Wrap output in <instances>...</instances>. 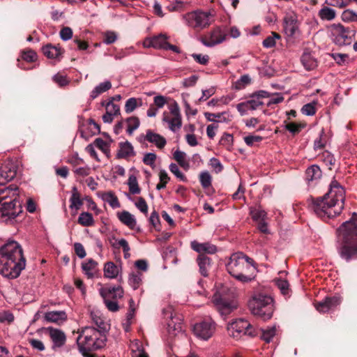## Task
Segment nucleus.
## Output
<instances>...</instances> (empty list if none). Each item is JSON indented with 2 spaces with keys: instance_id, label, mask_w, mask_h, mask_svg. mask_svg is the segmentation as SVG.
<instances>
[{
  "instance_id": "33",
  "label": "nucleus",
  "mask_w": 357,
  "mask_h": 357,
  "mask_svg": "<svg viewBox=\"0 0 357 357\" xmlns=\"http://www.w3.org/2000/svg\"><path fill=\"white\" fill-rule=\"evenodd\" d=\"M199 267V272L204 277L208 276V268L210 267V258L204 255H199L197 258Z\"/></svg>"
},
{
  "instance_id": "55",
  "label": "nucleus",
  "mask_w": 357,
  "mask_h": 357,
  "mask_svg": "<svg viewBox=\"0 0 357 357\" xmlns=\"http://www.w3.org/2000/svg\"><path fill=\"white\" fill-rule=\"evenodd\" d=\"M22 57L27 62H33L37 59V54L33 50H28L22 52Z\"/></svg>"
},
{
  "instance_id": "50",
  "label": "nucleus",
  "mask_w": 357,
  "mask_h": 357,
  "mask_svg": "<svg viewBox=\"0 0 357 357\" xmlns=\"http://www.w3.org/2000/svg\"><path fill=\"white\" fill-rule=\"evenodd\" d=\"M305 127V123H297L294 122L289 123L285 126L286 130L289 131L294 135L299 133Z\"/></svg>"
},
{
  "instance_id": "35",
  "label": "nucleus",
  "mask_w": 357,
  "mask_h": 357,
  "mask_svg": "<svg viewBox=\"0 0 357 357\" xmlns=\"http://www.w3.org/2000/svg\"><path fill=\"white\" fill-rule=\"evenodd\" d=\"M112 88V83L109 81H105L96 86L91 92L90 97L92 100L96 98L99 95L108 91Z\"/></svg>"
},
{
  "instance_id": "11",
  "label": "nucleus",
  "mask_w": 357,
  "mask_h": 357,
  "mask_svg": "<svg viewBox=\"0 0 357 357\" xmlns=\"http://www.w3.org/2000/svg\"><path fill=\"white\" fill-rule=\"evenodd\" d=\"M169 112H164L162 121L167 123L169 129L175 132L182 126V117L177 102H174L169 107Z\"/></svg>"
},
{
  "instance_id": "29",
  "label": "nucleus",
  "mask_w": 357,
  "mask_h": 357,
  "mask_svg": "<svg viewBox=\"0 0 357 357\" xmlns=\"http://www.w3.org/2000/svg\"><path fill=\"white\" fill-rule=\"evenodd\" d=\"M322 175L320 167L317 165H313L308 167L305 172V178L307 182L317 181L321 178Z\"/></svg>"
},
{
  "instance_id": "4",
  "label": "nucleus",
  "mask_w": 357,
  "mask_h": 357,
  "mask_svg": "<svg viewBox=\"0 0 357 357\" xmlns=\"http://www.w3.org/2000/svg\"><path fill=\"white\" fill-rule=\"evenodd\" d=\"M228 273L238 280L243 282L251 281L256 271L254 260L243 252L231 255L227 264Z\"/></svg>"
},
{
  "instance_id": "54",
  "label": "nucleus",
  "mask_w": 357,
  "mask_h": 357,
  "mask_svg": "<svg viewBox=\"0 0 357 357\" xmlns=\"http://www.w3.org/2000/svg\"><path fill=\"white\" fill-rule=\"evenodd\" d=\"M315 102L307 103L303 106L301 112L303 114L307 116H312L316 112Z\"/></svg>"
},
{
  "instance_id": "31",
  "label": "nucleus",
  "mask_w": 357,
  "mask_h": 357,
  "mask_svg": "<svg viewBox=\"0 0 357 357\" xmlns=\"http://www.w3.org/2000/svg\"><path fill=\"white\" fill-rule=\"evenodd\" d=\"M130 347L132 357H149V355L144 351L142 342L135 340L130 343Z\"/></svg>"
},
{
  "instance_id": "42",
  "label": "nucleus",
  "mask_w": 357,
  "mask_h": 357,
  "mask_svg": "<svg viewBox=\"0 0 357 357\" xmlns=\"http://www.w3.org/2000/svg\"><path fill=\"white\" fill-rule=\"evenodd\" d=\"M142 274L137 272H132L130 274L128 278V283L132 287L133 289H137L139 287L142 282Z\"/></svg>"
},
{
  "instance_id": "5",
  "label": "nucleus",
  "mask_w": 357,
  "mask_h": 357,
  "mask_svg": "<svg viewBox=\"0 0 357 357\" xmlns=\"http://www.w3.org/2000/svg\"><path fill=\"white\" fill-rule=\"evenodd\" d=\"M79 336L77 344L80 353L84 357H89V353L100 349L105 346L106 332L98 331L91 326H86L78 330Z\"/></svg>"
},
{
  "instance_id": "22",
  "label": "nucleus",
  "mask_w": 357,
  "mask_h": 357,
  "mask_svg": "<svg viewBox=\"0 0 357 357\" xmlns=\"http://www.w3.org/2000/svg\"><path fill=\"white\" fill-rule=\"evenodd\" d=\"M145 139L149 142L154 144L158 149H162L167 144V141L162 135L148 130L146 133Z\"/></svg>"
},
{
  "instance_id": "48",
  "label": "nucleus",
  "mask_w": 357,
  "mask_h": 357,
  "mask_svg": "<svg viewBox=\"0 0 357 357\" xmlns=\"http://www.w3.org/2000/svg\"><path fill=\"white\" fill-rule=\"evenodd\" d=\"M185 153L181 151L176 150L174 153V160L182 167L184 168L188 167L189 164L188 161L185 160Z\"/></svg>"
},
{
  "instance_id": "36",
  "label": "nucleus",
  "mask_w": 357,
  "mask_h": 357,
  "mask_svg": "<svg viewBox=\"0 0 357 357\" xmlns=\"http://www.w3.org/2000/svg\"><path fill=\"white\" fill-rule=\"evenodd\" d=\"M70 208L71 209L78 210L83 204V202L80 198V195L76 187L72 189V195L70 199Z\"/></svg>"
},
{
  "instance_id": "52",
  "label": "nucleus",
  "mask_w": 357,
  "mask_h": 357,
  "mask_svg": "<svg viewBox=\"0 0 357 357\" xmlns=\"http://www.w3.org/2000/svg\"><path fill=\"white\" fill-rule=\"evenodd\" d=\"M199 181L204 188H208L211 185L212 178L208 172H202L199 174Z\"/></svg>"
},
{
  "instance_id": "20",
  "label": "nucleus",
  "mask_w": 357,
  "mask_h": 357,
  "mask_svg": "<svg viewBox=\"0 0 357 357\" xmlns=\"http://www.w3.org/2000/svg\"><path fill=\"white\" fill-rule=\"evenodd\" d=\"M191 248L193 250L202 255L204 253L214 254L217 251L215 245L210 243H199L196 241L191 242Z\"/></svg>"
},
{
  "instance_id": "43",
  "label": "nucleus",
  "mask_w": 357,
  "mask_h": 357,
  "mask_svg": "<svg viewBox=\"0 0 357 357\" xmlns=\"http://www.w3.org/2000/svg\"><path fill=\"white\" fill-rule=\"evenodd\" d=\"M102 199L107 202L112 208H116L120 207V203L117 197L112 192H107L103 194Z\"/></svg>"
},
{
  "instance_id": "8",
  "label": "nucleus",
  "mask_w": 357,
  "mask_h": 357,
  "mask_svg": "<svg viewBox=\"0 0 357 357\" xmlns=\"http://www.w3.org/2000/svg\"><path fill=\"white\" fill-rule=\"evenodd\" d=\"M227 329L229 335L237 340L244 339L245 337H256L260 332L257 328L243 318L230 322L227 325Z\"/></svg>"
},
{
  "instance_id": "49",
  "label": "nucleus",
  "mask_w": 357,
  "mask_h": 357,
  "mask_svg": "<svg viewBox=\"0 0 357 357\" xmlns=\"http://www.w3.org/2000/svg\"><path fill=\"white\" fill-rule=\"evenodd\" d=\"M280 38V36L278 33L272 32L271 36L264 40L263 46L266 48L273 47L276 44V39Z\"/></svg>"
},
{
  "instance_id": "58",
  "label": "nucleus",
  "mask_w": 357,
  "mask_h": 357,
  "mask_svg": "<svg viewBox=\"0 0 357 357\" xmlns=\"http://www.w3.org/2000/svg\"><path fill=\"white\" fill-rule=\"evenodd\" d=\"M332 57L339 65H343L347 63L349 56L347 54L333 53Z\"/></svg>"
},
{
  "instance_id": "45",
  "label": "nucleus",
  "mask_w": 357,
  "mask_h": 357,
  "mask_svg": "<svg viewBox=\"0 0 357 357\" xmlns=\"http://www.w3.org/2000/svg\"><path fill=\"white\" fill-rule=\"evenodd\" d=\"M100 289H109L111 291L109 299L117 300L123 296V289L121 286L117 287H104Z\"/></svg>"
},
{
  "instance_id": "2",
  "label": "nucleus",
  "mask_w": 357,
  "mask_h": 357,
  "mask_svg": "<svg viewBox=\"0 0 357 357\" xmlns=\"http://www.w3.org/2000/svg\"><path fill=\"white\" fill-rule=\"evenodd\" d=\"M26 259L21 245L15 241H8L0 248V274L15 279L25 268Z\"/></svg>"
},
{
  "instance_id": "63",
  "label": "nucleus",
  "mask_w": 357,
  "mask_h": 357,
  "mask_svg": "<svg viewBox=\"0 0 357 357\" xmlns=\"http://www.w3.org/2000/svg\"><path fill=\"white\" fill-rule=\"evenodd\" d=\"M342 18L344 21H355L357 19V15L352 10H346L342 13Z\"/></svg>"
},
{
  "instance_id": "57",
  "label": "nucleus",
  "mask_w": 357,
  "mask_h": 357,
  "mask_svg": "<svg viewBox=\"0 0 357 357\" xmlns=\"http://www.w3.org/2000/svg\"><path fill=\"white\" fill-rule=\"evenodd\" d=\"M250 78L248 75H244L240 77L236 82V89H241L250 83Z\"/></svg>"
},
{
  "instance_id": "26",
  "label": "nucleus",
  "mask_w": 357,
  "mask_h": 357,
  "mask_svg": "<svg viewBox=\"0 0 357 357\" xmlns=\"http://www.w3.org/2000/svg\"><path fill=\"white\" fill-rule=\"evenodd\" d=\"M100 294L104 300L107 308L111 312H117L119 309L116 300L109 299L111 291L109 289H100Z\"/></svg>"
},
{
  "instance_id": "37",
  "label": "nucleus",
  "mask_w": 357,
  "mask_h": 357,
  "mask_svg": "<svg viewBox=\"0 0 357 357\" xmlns=\"http://www.w3.org/2000/svg\"><path fill=\"white\" fill-rule=\"evenodd\" d=\"M301 60L304 68L307 70H313L317 66L316 59L310 53H304Z\"/></svg>"
},
{
  "instance_id": "12",
  "label": "nucleus",
  "mask_w": 357,
  "mask_h": 357,
  "mask_svg": "<svg viewBox=\"0 0 357 357\" xmlns=\"http://www.w3.org/2000/svg\"><path fill=\"white\" fill-rule=\"evenodd\" d=\"M333 40L338 45L351 44L354 32L340 24H334L331 26Z\"/></svg>"
},
{
  "instance_id": "9",
  "label": "nucleus",
  "mask_w": 357,
  "mask_h": 357,
  "mask_svg": "<svg viewBox=\"0 0 357 357\" xmlns=\"http://www.w3.org/2000/svg\"><path fill=\"white\" fill-rule=\"evenodd\" d=\"M186 24L196 30H202L208 27L215 21L213 11H203L197 10L190 12L183 15Z\"/></svg>"
},
{
  "instance_id": "51",
  "label": "nucleus",
  "mask_w": 357,
  "mask_h": 357,
  "mask_svg": "<svg viewBox=\"0 0 357 357\" xmlns=\"http://www.w3.org/2000/svg\"><path fill=\"white\" fill-rule=\"evenodd\" d=\"M128 123L127 132L129 135H132L133 131L139 126V120L136 116L129 117L126 120Z\"/></svg>"
},
{
  "instance_id": "10",
  "label": "nucleus",
  "mask_w": 357,
  "mask_h": 357,
  "mask_svg": "<svg viewBox=\"0 0 357 357\" xmlns=\"http://www.w3.org/2000/svg\"><path fill=\"white\" fill-rule=\"evenodd\" d=\"M212 302L222 317H227L238 307L237 302L234 299L227 298L220 292L213 295Z\"/></svg>"
},
{
  "instance_id": "3",
  "label": "nucleus",
  "mask_w": 357,
  "mask_h": 357,
  "mask_svg": "<svg viewBox=\"0 0 357 357\" xmlns=\"http://www.w3.org/2000/svg\"><path fill=\"white\" fill-rule=\"evenodd\" d=\"M337 250L340 257L346 261L357 259V215L344 222L337 229Z\"/></svg>"
},
{
  "instance_id": "46",
  "label": "nucleus",
  "mask_w": 357,
  "mask_h": 357,
  "mask_svg": "<svg viewBox=\"0 0 357 357\" xmlns=\"http://www.w3.org/2000/svg\"><path fill=\"white\" fill-rule=\"evenodd\" d=\"M95 146L104 153L107 157L109 156L110 149L109 143L105 142L101 138H97L94 141Z\"/></svg>"
},
{
  "instance_id": "39",
  "label": "nucleus",
  "mask_w": 357,
  "mask_h": 357,
  "mask_svg": "<svg viewBox=\"0 0 357 357\" xmlns=\"http://www.w3.org/2000/svg\"><path fill=\"white\" fill-rule=\"evenodd\" d=\"M318 15L322 20L331 21L335 18L336 12L329 7L324 6L319 11Z\"/></svg>"
},
{
  "instance_id": "44",
  "label": "nucleus",
  "mask_w": 357,
  "mask_h": 357,
  "mask_svg": "<svg viewBox=\"0 0 357 357\" xmlns=\"http://www.w3.org/2000/svg\"><path fill=\"white\" fill-rule=\"evenodd\" d=\"M250 215L255 221H263L266 218V212L261 206L251 208Z\"/></svg>"
},
{
  "instance_id": "27",
  "label": "nucleus",
  "mask_w": 357,
  "mask_h": 357,
  "mask_svg": "<svg viewBox=\"0 0 357 357\" xmlns=\"http://www.w3.org/2000/svg\"><path fill=\"white\" fill-rule=\"evenodd\" d=\"M45 319L48 322L59 323L67 319V314L65 311H50L44 315Z\"/></svg>"
},
{
  "instance_id": "34",
  "label": "nucleus",
  "mask_w": 357,
  "mask_h": 357,
  "mask_svg": "<svg viewBox=\"0 0 357 357\" xmlns=\"http://www.w3.org/2000/svg\"><path fill=\"white\" fill-rule=\"evenodd\" d=\"M119 273V268L114 262H107L104 266V275L106 278H116Z\"/></svg>"
},
{
  "instance_id": "30",
  "label": "nucleus",
  "mask_w": 357,
  "mask_h": 357,
  "mask_svg": "<svg viewBox=\"0 0 357 357\" xmlns=\"http://www.w3.org/2000/svg\"><path fill=\"white\" fill-rule=\"evenodd\" d=\"M91 318L93 321L98 328V331L107 332L109 330V325L105 321L104 319L101 317L98 312L92 311L91 312Z\"/></svg>"
},
{
  "instance_id": "17",
  "label": "nucleus",
  "mask_w": 357,
  "mask_h": 357,
  "mask_svg": "<svg viewBox=\"0 0 357 357\" xmlns=\"http://www.w3.org/2000/svg\"><path fill=\"white\" fill-rule=\"evenodd\" d=\"M165 316H167L170 320L167 322V328L169 333L172 332L174 335H177L182 331V322L181 319L173 316L172 310L168 307L163 310Z\"/></svg>"
},
{
  "instance_id": "21",
  "label": "nucleus",
  "mask_w": 357,
  "mask_h": 357,
  "mask_svg": "<svg viewBox=\"0 0 357 357\" xmlns=\"http://www.w3.org/2000/svg\"><path fill=\"white\" fill-rule=\"evenodd\" d=\"M50 332V336L53 342V348L62 347L66 340V335L63 331L59 329H56L52 327L48 328Z\"/></svg>"
},
{
  "instance_id": "1",
  "label": "nucleus",
  "mask_w": 357,
  "mask_h": 357,
  "mask_svg": "<svg viewBox=\"0 0 357 357\" xmlns=\"http://www.w3.org/2000/svg\"><path fill=\"white\" fill-rule=\"evenodd\" d=\"M345 192L340 183L334 180L330 184L328 192L322 197L313 200L311 208L321 218H331L340 214L344 208Z\"/></svg>"
},
{
  "instance_id": "14",
  "label": "nucleus",
  "mask_w": 357,
  "mask_h": 357,
  "mask_svg": "<svg viewBox=\"0 0 357 357\" xmlns=\"http://www.w3.org/2000/svg\"><path fill=\"white\" fill-rule=\"evenodd\" d=\"M215 330V324L211 319L197 323L193 327L195 335L200 339L207 340L212 337Z\"/></svg>"
},
{
  "instance_id": "41",
  "label": "nucleus",
  "mask_w": 357,
  "mask_h": 357,
  "mask_svg": "<svg viewBox=\"0 0 357 357\" xmlns=\"http://www.w3.org/2000/svg\"><path fill=\"white\" fill-rule=\"evenodd\" d=\"M77 222L84 227H90L93 225L94 220L91 213L89 212H82L80 213Z\"/></svg>"
},
{
  "instance_id": "16",
  "label": "nucleus",
  "mask_w": 357,
  "mask_h": 357,
  "mask_svg": "<svg viewBox=\"0 0 357 357\" xmlns=\"http://www.w3.org/2000/svg\"><path fill=\"white\" fill-rule=\"evenodd\" d=\"M340 298L338 296L326 297L319 302H316L314 306L319 312H327L335 308L340 304Z\"/></svg>"
},
{
  "instance_id": "6",
  "label": "nucleus",
  "mask_w": 357,
  "mask_h": 357,
  "mask_svg": "<svg viewBox=\"0 0 357 357\" xmlns=\"http://www.w3.org/2000/svg\"><path fill=\"white\" fill-rule=\"evenodd\" d=\"M18 195L19 188L15 185L0 189V202L10 198L9 202H4L0 207V220L2 222L12 221L22 212L20 204L17 200Z\"/></svg>"
},
{
  "instance_id": "56",
  "label": "nucleus",
  "mask_w": 357,
  "mask_h": 357,
  "mask_svg": "<svg viewBox=\"0 0 357 357\" xmlns=\"http://www.w3.org/2000/svg\"><path fill=\"white\" fill-rule=\"evenodd\" d=\"M169 170L172 173H173L180 180L185 181H186V178L184 174L180 171L178 165L174 163H172L169 165Z\"/></svg>"
},
{
  "instance_id": "60",
  "label": "nucleus",
  "mask_w": 357,
  "mask_h": 357,
  "mask_svg": "<svg viewBox=\"0 0 357 357\" xmlns=\"http://www.w3.org/2000/svg\"><path fill=\"white\" fill-rule=\"evenodd\" d=\"M156 160V155L153 153H147L143 158V162L151 167H153Z\"/></svg>"
},
{
  "instance_id": "61",
  "label": "nucleus",
  "mask_w": 357,
  "mask_h": 357,
  "mask_svg": "<svg viewBox=\"0 0 357 357\" xmlns=\"http://www.w3.org/2000/svg\"><path fill=\"white\" fill-rule=\"evenodd\" d=\"M117 39V36L114 31H107L104 33L103 42L106 44H112Z\"/></svg>"
},
{
  "instance_id": "7",
  "label": "nucleus",
  "mask_w": 357,
  "mask_h": 357,
  "mask_svg": "<svg viewBox=\"0 0 357 357\" xmlns=\"http://www.w3.org/2000/svg\"><path fill=\"white\" fill-rule=\"evenodd\" d=\"M248 307L253 315L267 320L273 314V300L270 296L257 293L248 301Z\"/></svg>"
},
{
  "instance_id": "64",
  "label": "nucleus",
  "mask_w": 357,
  "mask_h": 357,
  "mask_svg": "<svg viewBox=\"0 0 357 357\" xmlns=\"http://www.w3.org/2000/svg\"><path fill=\"white\" fill-rule=\"evenodd\" d=\"M233 142V136L230 134L225 133L220 140V144L226 147H229Z\"/></svg>"
},
{
  "instance_id": "23",
  "label": "nucleus",
  "mask_w": 357,
  "mask_h": 357,
  "mask_svg": "<svg viewBox=\"0 0 357 357\" xmlns=\"http://www.w3.org/2000/svg\"><path fill=\"white\" fill-rule=\"evenodd\" d=\"M98 265L97 261L93 259H89L86 262L82 264V269L88 278H93L98 271Z\"/></svg>"
},
{
  "instance_id": "25",
  "label": "nucleus",
  "mask_w": 357,
  "mask_h": 357,
  "mask_svg": "<svg viewBox=\"0 0 357 357\" xmlns=\"http://www.w3.org/2000/svg\"><path fill=\"white\" fill-rule=\"evenodd\" d=\"M204 116L208 121L217 123H226L231 121V116L228 112L220 113L205 112Z\"/></svg>"
},
{
  "instance_id": "19",
  "label": "nucleus",
  "mask_w": 357,
  "mask_h": 357,
  "mask_svg": "<svg viewBox=\"0 0 357 357\" xmlns=\"http://www.w3.org/2000/svg\"><path fill=\"white\" fill-rule=\"evenodd\" d=\"M298 30V22L293 15H287L284 18V31L289 37L294 36Z\"/></svg>"
},
{
  "instance_id": "40",
  "label": "nucleus",
  "mask_w": 357,
  "mask_h": 357,
  "mask_svg": "<svg viewBox=\"0 0 357 357\" xmlns=\"http://www.w3.org/2000/svg\"><path fill=\"white\" fill-rule=\"evenodd\" d=\"M142 105V100L141 98H130L127 100L125 104V111L129 114L133 112L137 107Z\"/></svg>"
},
{
  "instance_id": "47",
  "label": "nucleus",
  "mask_w": 357,
  "mask_h": 357,
  "mask_svg": "<svg viewBox=\"0 0 357 357\" xmlns=\"http://www.w3.org/2000/svg\"><path fill=\"white\" fill-rule=\"evenodd\" d=\"M128 185L129 186L130 192L132 195L139 194L140 188L139 187L136 176L130 175L128 178Z\"/></svg>"
},
{
  "instance_id": "28",
  "label": "nucleus",
  "mask_w": 357,
  "mask_h": 357,
  "mask_svg": "<svg viewBox=\"0 0 357 357\" xmlns=\"http://www.w3.org/2000/svg\"><path fill=\"white\" fill-rule=\"evenodd\" d=\"M119 220L125 225L130 229H133L136 225V220L133 215L128 211H123L117 213Z\"/></svg>"
},
{
  "instance_id": "18",
  "label": "nucleus",
  "mask_w": 357,
  "mask_h": 357,
  "mask_svg": "<svg viewBox=\"0 0 357 357\" xmlns=\"http://www.w3.org/2000/svg\"><path fill=\"white\" fill-rule=\"evenodd\" d=\"M167 42V37L163 34H160L146 38L143 42V46L146 48L165 49Z\"/></svg>"
},
{
  "instance_id": "62",
  "label": "nucleus",
  "mask_w": 357,
  "mask_h": 357,
  "mask_svg": "<svg viewBox=\"0 0 357 357\" xmlns=\"http://www.w3.org/2000/svg\"><path fill=\"white\" fill-rule=\"evenodd\" d=\"M192 57L196 62L202 65H206L209 61L208 55H202L201 54H192Z\"/></svg>"
},
{
  "instance_id": "24",
  "label": "nucleus",
  "mask_w": 357,
  "mask_h": 357,
  "mask_svg": "<svg viewBox=\"0 0 357 357\" xmlns=\"http://www.w3.org/2000/svg\"><path fill=\"white\" fill-rule=\"evenodd\" d=\"M135 153L132 145L128 141L119 143V149L117 152V158H128L134 156Z\"/></svg>"
},
{
  "instance_id": "53",
  "label": "nucleus",
  "mask_w": 357,
  "mask_h": 357,
  "mask_svg": "<svg viewBox=\"0 0 357 357\" xmlns=\"http://www.w3.org/2000/svg\"><path fill=\"white\" fill-rule=\"evenodd\" d=\"M276 285L284 296H289L290 289L289 282L285 280L278 279L275 281Z\"/></svg>"
},
{
  "instance_id": "38",
  "label": "nucleus",
  "mask_w": 357,
  "mask_h": 357,
  "mask_svg": "<svg viewBox=\"0 0 357 357\" xmlns=\"http://www.w3.org/2000/svg\"><path fill=\"white\" fill-rule=\"evenodd\" d=\"M258 330L260 332L257 336H260L261 338L264 341H265L266 343H269L272 340L273 337L276 334V327L275 326L268 327L264 330L258 328Z\"/></svg>"
},
{
  "instance_id": "15",
  "label": "nucleus",
  "mask_w": 357,
  "mask_h": 357,
  "mask_svg": "<svg viewBox=\"0 0 357 357\" xmlns=\"http://www.w3.org/2000/svg\"><path fill=\"white\" fill-rule=\"evenodd\" d=\"M227 37L226 31L220 26H216L201 38L202 44L206 47H213L222 43Z\"/></svg>"
},
{
  "instance_id": "13",
  "label": "nucleus",
  "mask_w": 357,
  "mask_h": 357,
  "mask_svg": "<svg viewBox=\"0 0 357 357\" xmlns=\"http://www.w3.org/2000/svg\"><path fill=\"white\" fill-rule=\"evenodd\" d=\"M18 166L12 160H6L0 166V185H6L17 176Z\"/></svg>"
},
{
  "instance_id": "59",
  "label": "nucleus",
  "mask_w": 357,
  "mask_h": 357,
  "mask_svg": "<svg viewBox=\"0 0 357 357\" xmlns=\"http://www.w3.org/2000/svg\"><path fill=\"white\" fill-rule=\"evenodd\" d=\"M251 99L248 100V107H250V110H255L257 109L259 106H261L264 105L263 101L261 100H259V98H257L255 97V96H251Z\"/></svg>"
},
{
  "instance_id": "32",
  "label": "nucleus",
  "mask_w": 357,
  "mask_h": 357,
  "mask_svg": "<svg viewBox=\"0 0 357 357\" xmlns=\"http://www.w3.org/2000/svg\"><path fill=\"white\" fill-rule=\"evenodd\" d=\"M43 54L49 59H59L63 54L60 47L48 44L43 47Z\"/></svg>"
}]
</instances>
